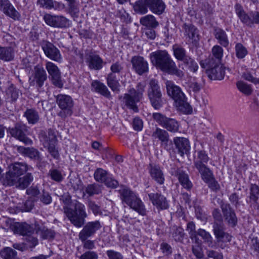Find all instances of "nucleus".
I'll use <instances>...</instances> for the list:
<instances>
[{"mask_svg":"<svg viewBox=\"0 0 259 259\" xmlns=\"http://www.w3.org/2000/svg\"><path fill=\"white\" fill-rule=\"evenodd\" d=\"M29 169V166L25 162H15L8 167L2 180V183L5 186H15L16 188L24 190L27 188L33 181V176L31 173L28 172L21 177Z\"/></svg>","mask_w":259,"mask_h":259,"instance_id":"1","label":"nucleus"},{"mask_svg":"<svg viewBox=\"0 0 259 259\" xmlns=\"http://www.w3.org/2000/svg\"><path fill=\"white\" fill-rule=\"evenodd\" d=\"M151 63L156 68L179 78L184 76V72L179 69L170 56L166 51H157L150 54Z\"/></svg>","mask_w":259,"mask_h":259,"instance_id":"2","label":"nucleus"},{"mask_svg":"<svg viewBox=\"0 0 259 259\" xmlns=\"http://www.w3.org/2000/svg\"><path fill=\"white\" fill-rule=\"evenodd\" d=\"M64 213L71 223L77 228L82 226L88 217L85 206L77 200H74L72 206L63 207Z\"/></svg>","mask_w":259,"mask_h":259,"instance_id":"3","label":"nucleus"},{"mask_svg":"<svg viewBox=\"0 0 259 259\" xmlns=\"http://www.w3.org/2000/svg\"><path fill=\"white\" fill-rule=\"evenodd\" d=\"M165 85L167 94L175 101L178 109L186 114L191 113L192 108L187 102L186 97L181 89L171 81H166Z\"/></svg>","mask_w":259,"mask_h":259,"instance_id":"4","label":"nucleus"},{"mask_svg":"<svg viewBox=\"0 0 259 259\" xmlns=\"http://www.w3.org/2000/svg\"><path fill=\"white\" fill-rule=\"evenodd\" d=\"M145 88V84L140 82L136 85V88H130L128 89V92L124 94L123 103L128 109L136 113L139 111L137 104L143 97Z\"/></svg>","mask_w":259,"mask_h":259,"instance_id":"5","label":"nucleus"},{"mask_svg":"<svg viewBox=\"0 0 259 259\" xmlns=\"http://www.w3.org/2000/svg\"><path fill=\"white\" fill-rule=\"evenodd\" d=\"M120 198L122 203L126 204L130 207L139 214L144 216L146 214V209L142 201L135 193L128 189H123L119 191Z\"/></svg>","mask_w":259,"mask_h":259,"instance_id":"6","label":"nucleus"},{"mask_svg":"<svg viewBox=\"0 0 259 259\" xmlns=\"http://www.w3.org/2000/svg\"><path fill=\"white\" fill-rule=\"evenodd\" d=\"M235 11L242 23L246 26L251 27L254 24H259V11H252L247 14L238 4L235 5Z\"/></svg>","mask_w":259,"mask_h":259,"instance_id":"7","label":"nucleus"},{"mask_svg":"<svg viewBox=\"0 0 259 259\" xmlns=\"http://www.w3.org/2000/svg\"><path fill=\"white\" fill-rule=\"evenodd\" d=\"M148 96L152 106L155 109H159L162 106V94L157 80L151 79L148 90Z\"/></svg>","mask_w":259,"mask_h":259,"instance_id":"8","label":"nucleus"},{"mask_svg":"<svg viewBox=\"0 0 259 259\" xmlns=\"http://www.w3.org/2000/svg\"><path fill=\"white\" fill-rule=\"evenodd\" d=\"M56 102L61 109L58 113V116L62 118H65L72 115L73 101L71 97L66 95H58L56 97Z\"/></svg>","mask_w":259,"mask_h":259,"instance_id":"9","label":"nucleus"},{"mask_svg":"<svg viewBox=\"0 0 259 259\" xmlns=\"http://www.w3.org/2000/svg\"><path fill=\"white\" fill-rule=\"evenodd\" d=\"M200 65L203 68H206L207 73L209 78L212 80H222L224 78L225 71L224 68L220 63H206L204 61H200Z\"/></svg>","mask_w":259,"mask_h":259,"instance_id":"10","label":"nucleus"},{"mask_svg":"<svg viewBox=\"0 0 259 259\" xmlns=\"http://www.w3.org/2000/svg\"><path fill=\"white\" fill-rule=\"evenodd\" d=\"M43 19L48 25L54 28H65L71 25L70 21L61 15L46 14Z\"/></svg>","mask_w":259,"mask_h":259,"instance_id":"11","label":"nucleus"},{"mask_svg":"<svg viewBox=\"0 0 259 259\" xmlns=\"http://www.w3.org/2000/svg\"><path fill=\"white\" fill-rule=\"evenodd\" d=\"M182 29L186 42L194 46H197L200 37L197 28L192 24L185 23L183 24Z\"/></svg>","mask_w":259,"mask_h":259,"instance_id":"12","label":"nucleus"},{"mask_svg":"<svg viewBox=\"0 0 259 259\" xmlns=\"http://www.w3.org/2000/svg\"><path fill=\"white\" fill-rule=\"evenodd\" d=\"M152 117L160 125L171 133L179 131V123L175 119L168 118L160 113H154Z\"/></svg>","mask_w":259,"mask_h":259,"instance_id":"13","label":"nucleus"},{"mask_svg":"<svg viewBox=\"0 0 259 259\" xmlns=\"http://www.w3.org/2000/svg\"><path fill=\"white\" fill-rule=\"evenodd\" d=\"M8 131L12 137L25 144L30 145L32 144V141L26 136L28 130L25 124L20 123H16L14 127L9 128Z\"/></svg>","mask_w":259,"mask_h":259,"instance_id":"14","label":"nucleus"},{"mask_svg":"<svg viewBox=\"0 0 259 259\" xmlns=\"http://www.w3.org/2000/svg\"><path fill=\"white\" fill-rule=\"evenodd\" d=\"M41 46L45 55L48 58L57 62H62V57L61 53L54 44L48 40H43Z\"/></svg>","mask_w":259,"mask_h":259,"instance_id":"15","label":"nucleus"},{"mask_svg":"<svg viewBox=\"0 0 259 259\" xmlns=\"http://www.w3.org/2000/svg\"><path fill=\"white\" fill-rule=\"evenodd\" d=\"M152 204L158 210L168 209L169 207V201L166 197L160 193H151L148 194Z\"/></svg>","mask_w":259,"mask_h":259,"instance_id":"16","label":"nucleus"},{"mask_svg":"<svg viewBox=\"0 0 259 259\" xmlns=\"http://www.w3.org/2000/svg\"><path fill=\"white\" fill-rule=\"evenodd\" d=\"M46 68L53 84L57 87L62 88L63 83L61 79V72L58 66L52 62L47 61L46 63Z\"/></svg>","mask_w":259,"mask_h":259,"instance_id":"17","label":"nucleus"},{"mask_svg":"<svg viewBox=\"0 0 259 259\" xmlns=\"http://www.w3.org/2000/svg\"><path fill=\"white\" fill-rule=\"evenodd\" d=\"M102 227L99 221L87 223L79 232L78 237L80 240H84L93 236L96 231Z\"/></svg>","mask_w":259,"mask_h":259,"instance_id":"18","label":"nucleus"},{"mask_svg":"<svg viewBox=\"0 0 259 259\" xmlns=\"http://www.w3.org/2000/svg\"><path fill=\"white\" fill-rule=\"evenodd\" d=\"M0 10L15 21L20 20L21 19V14L9 0H0Z\"/></svg>","mask_w":259,"mask_h":259,"instance_id":"19","label":"nucleus"},{"mask_svg":"<svg viewBox=\"0 0 259 259\" xmlns=\"http://www.w3.org/2000/svg\"><path fill=\"white\" fill-rule=\"evenodd\" d=\"M213 232L218 242H228L231 240L232 236L225 232L224 223H213Z\"/></svg>","mask_w":259,"mask_h":259,"instance_id":"20","label":"nucleus"},{"mask_svg":"<svg viewBox=\"0 0 259 259\" xmlns=\"http://www.w3.org/2000/svg\"><path fill=\"white\" fill-rule=\"evenodd\" d=\"M133 68L139 75H141L148 71V63L147 61L141 56H135L131 59Z\"/></svg>","mask_w":259,"mask_h":259,"instance_id":"21","label":"nucleus"},{"mask_svg":"<svg viewBox=\"0 0 259 259\" xmlns=\"http://www.w3.org/2000/svg\"><path fill=\"white\" fill-rule=\"evenodd\" d=\"M47 79V73L42 67L36 66L34 67V79L29 78L31 85H35L40 88L44 84V82Z\"/></svg>","mask_w":259,"mask_h":259,"instance_id":"22","label":"nucleus"},{"mask_svg":"<svg viewBox=\"0 0 259 259\" xmlns=\"http://www.w3.org/2000/svg\"><path fill=\"white\" fill-rule=\"evenodd\" d=\"M225 220L232 227L236 225L237 218L234 210L228 203H223L221 206Z\"/></svg>","mask_w":259,"mask_h":259,"instance_id":"23","label":"nucleus"},{"mask_svg":"<svg viewBox=\"0 0 259 259\" xmlns=\"http://www.w3.org/2000/svg\"><path fill=\"white\" fill-rule=\"evenodd\" d=\"M148 169L152 180L159 185H162L164 183V176L159 165L150 163Z\"/></svg>","mask_w":259,"mask_h":259,"instance_id":"24","label":"nucleus"},{"mask_svg":"<svg viewBox=\"0 0 259 259\" xmlns=\"http://www.w3.org/2000/svg\"><path fill=\"white\" fill-rule=\"evenodd\" d=\"M173 141L176 148L181 156H183L185 154L189 152L190 145L188 139L183 137H175Z\"/></svg>","mask_w":259,"mask_h":259,"instance_id":"25","label":"nucleus"},{"mask_svg":"<svg viewBox=\"0 0 259 259\" xmlns=\"http://www.w3.org/2000/svg\"><path fill=\"white\" fill-rule=\"evenodd\" d=\"M40 142L44 146L57 143V137L54 131L51 129L41 131L39 134Z\"/></svg>","mask_w":259,"mask_h":259,"instance_id":"26","label":"nucleus"},{"mask_svg":"<svg viewBox=\"0 0 259 259\" xmlns=\"http://www.w3.org/2000/svg\"><path fill=\"white\" fill-rule=\"evenodd\" d=\"M87 63L90 69L98 70L102 68L103 60L98 55L90 53L87 56Z\"/></svg>","mask_w":259,"mask_h":259,"instance_id":"27","label":"nucleus"},{"mask_svg":"<svg viewBox=\"0 0 259 259\" xmlns=\"http://www.w3.org/2000/svg\"><path fill=\"white\" fill-rule=\"evenodd\" d=\"M91 90L97 93L104 97L110 99L111 94L107 87L102 82L98 80H93L91 83Z\"/></svg>","mask_w":259,"mask_h":259,"instance_id":"28","label":"nucleus"},{"mask_svg":"<svg viewBox=\"0 0 259 259\" xmlns=\"http://www.w3.org/2000/svg\"><path fill=\"white\" fill-rule=\"evenodd\" d=\"M212 56H209L207 59L201 61L205 62V64H210L211 62L212 63H220L223 55V49L222 48L218 45L214 46L212 49Z\"/></svg>","mask_w":259,"mask_h":259,"instance_id":"29","label":"nucleus"},{"mask_svg":"<svg viewBox=\"0 0 259 259\" xmlns=\"http://www.w3.org/2000/svg\"><path fill=\"white\" fill-rule=\"evenodd\" d=\"M149 6L152 12L157 14H162L165 8V5L162 0H142Z\"/></svg>","mask_w":259,"mask_h":259,"instance_id":"30","label":"nucleus"},{"mask_svg":"<svg viewBox=\"0 0 259 259\" xmlns=\"http://www.w3.org/2000/svg\"><path fill=\"white\" fill-rule=\"evenodd\" d=\"M12 229L14 233L20 234L25 237L30 234V233H33V230H34L32 226L25 223H15L13 225Z\"/></svg>","mask_w":259,"mask_h":259,"instance_id":"31","label":"nucleus"},{"mask_svg":"<svg viewBox=\"0 0 259 259\" xmlns=\"http://www.w3.org/2000/svg\"><path fill=\"white\" fill-rule=\"evenodd\" d=\"M179 66H182L183 70H186L191 72H196L199 66L194 58L188 56L182 62V64L179 65Z\"/></svg>","mask_w":259,"mask_h":259,"instance_id":"32","label":"nucleus"},{"mask_svg":"<svg viewBox=\"0 0 259 259\" xmlns=\"http://www.w3.org/2000/svg\"><path fill=\"white\" fill-rule=\"evenodd\" d=\"M249 191V196L246 198V202L251 207L254 206L259 197V186L256 184H251Z\"/></svg>","mask_w":259,"mask_h":259,"instance_id":"33","label":"nucleus"},{"mask_svg":"<svg viewBox=\"0 0 259 259\" xmlns=\"http://www.w3.org/2000/svg\"><path fill=\"white\" fill-rule=\"evenodd\" d=\"M175 175L178 178L183 188L187 190H190L192 188L193 185L189 180L188 174L181 169H178L175 172Z\"/></svg>","mask_w":259,"mask_h":259,"instance_id":"34","label":"nucleus"},{"mask_svg":"<svg viewBox=\"0 0 259 259\" xmlns=\"http://www.w3.org/2000/svg\"><path fill=\"white\" fill-rule=\"evenodd\" d=\"M151 137L153 140H158L162 144H167L169 140L168 133L164 130L156 127L152 132Z\"/></svg>","mask_w":259,"mask_h":259,"instance_id":"35","label":"nucleus"},{"mask_svg":"<svg viewBox=\"0 0 259 259\" xmlns=\"http://www.w3.org/2000/svg\"><path fill=\"white\" fill-rule=\"evenodd\" d=\"M14 58V51L11 47H1L0 46V60L9 62Z\"/></svg>","mask_w":259,"mask_h":259,"instance_id":"36","label":"nucleus"},{"mask_svg":"<svg viewBox=\"0 0 259 259\" xmlns=\"http://www.w3.org/2000/svg\"><path fill=\"white\" fill-rule=\"evenodd\" d=\"M209 158L206 152L204 150H200L197 152V155L194 159V164L195 167L206 165Z\"/></svg>","mask_w":259,"mask_h":259,"instance_id":"37","label":"nucleus"},{"mask_svg":"<svg viewBox=\"0 0 259 259\" xmlns=\"http://www.w3.org/2000/svg\"><path fill=\"white\" fill-rule=\"evenodd\" d=\"M25 116L29 124H35L39 120V115L38 112L33 108L27 109L24 113Z\"/></svg>","mask_w":259,"mask_h":259,"instance_id":"38","label":"nucleus"},{"mask_svg":"<svg viewBox=\"0 0 259 259\" xmlns=\"http://www.w3.org/2000/svg\"><path fill=\"white\" fill-rule=\"evenodd\" d=\"M215 38L218 42L224 47L228 46L229 42L226 32L222 29H216L214 31Z\"/></svg>","mask_w":259,"mask_h":259,"instance_id":"39","label":"nucleus"},{"mask_svg":"<svg viewBox=\"0 0 259 259\" xmlns=\"http://www.w3.org/2000/svg\"><path fill=\"white\" fill-rule=\"evenodd\" d=\"M107 83L112 91L115 92H119L120 84L115 74L113 73L108 74L107 77Z\"/></svg>","mask_w":259,"mask_h":259,"instance_id":"40","label":"nucleus"},{"mask_svg":"<svg viewBox=\"0 0 259 259\" xmlns=\"http://www.w3.org/2000/svg\"><path fill=\"white\" fill-rule=\"evenodd\" d=\"M140 22L142 25L149 28H154L158 25V22L155 18L151 15H148L142 17Z\"/></svg>","mask_w":259,"mask_h":259,"instance_id":"41","label":"nucleus"},{"mask_svg":"<svg viewBox=\"0 0 259 259\" xmlns=\"http://www.w3.org/2000/svg\"><path fill=\"white\" fill-rule=\"evenodd\" d=\"M198 235L202 238L204 242L206 244L208 247L212 248L214 246L213 238L208 232L202 229H199L197 230V236Z\"/></svg>","mask_w":259,"mask_h":259,"instance_id":"42","label":"nucleus"},{"mask_svg":"<svg viewBox=\"0 0 259 259\" xmlns=\"http://www.w3.org/2000/svg\"><path fill=\"white\" fill-rule=\"evenodd\" d=\"M196 168L201 175V179L204 182L209 180V178L213 176V172L206 165L196 167Z\"/></svg>","mask_w":259,"mask_h":259,"instance_id":"43","label":"nucleus"},{"mask_svg":"<svg viewBox=\"0 0 259 259\" xmlns=\"http://www.w3.org/2000/svg\"><path fill=\"white\" fill-rule=\"evenodd\" d=\"M8 98L11 99V102H15L19 96L20 91L13 84H11L6 91Z\"/></svg>","mask_w":259,"mask_h":259,"instance_id":"44","label":"nucleus"},{"mask_svg":"<svg viewBox=\"0 0 259 259\" xmlns=\"http://www.w3.org/2000/svg\"><path fill=\"white\" fill-rule=\"evenodd\" d=\"M174 55L176 58L182 62L188 56L186 55V51L184 48L177 45H175L172 47Z\"/></svg>","mask_w":259,"mask_h":259,"instance_id":"45","label":"nucleus"},{"mask_svg":"<svg viewBox=\"0 0 259 259\" xmlns=\"http://www.w3.org/2000/svg\"><path fill=\"white\" fill-rule=\"evenodd\" d=\"M37 232L43 239L53 240L56 235V233L54 230L49 229L46 227L39 229Z\"/></svg>","mask_w":259,"mask_h":259,"instance_id":"46","label":"nucleus"},{"mask_svg":"<svg viewBox=\"0 0 259 259\" xmlns=\"http://www.w3.org/2000/svg\"><path fill=\"white\" fill-rule=\"evenodd\" d=\"M1 256L4 259H17V252L10 247L5 248L1 252Z\"/></svg>","mask_w":259,"mask_h":259,"instance_id":"47","label":"nucleus"},{"mask_svg":"<svg viewBox=\"0 0 259 259\" xmlns=\"http://www.w3.org/2000/svg\"><path fill=\"white\" fill-rule=\"evenodd\" d=\"M38 233L37 231L35 232L34 230H33V233H30L25 237V240L28 245L30 248H33L38 243V241L37 238V234Z\"/></svg>","mask_w":259,"mask_h":259,"instance_id":"48","label":"nucleus"},{"mask_svg":"<svg viewBox=\"0 0 259 259\" xmlns=\"http://www.w3.org/2000/svg\"><path fill=\"white\" fill-rule=\"evenodd\" d=\"M108 176V172L105 170L101 168H97L94 173V178L96 181L104 183Z\"/></svg>","mask_w":259,"mask_h":259,"instance_id":"49","label":"nucleus"},{"mask_svg":"<svg viewBox=\"0 0 259 259\" xmlns=\"http://www.w3.org/2000/svg\"><path fill=\"white\" fill-rule=\"evenodd\" d=\"M236 56L238 59L244 58L248 54L245 47L241 43H237L235 47Z\"/></svg>","mask_w":259,"mask_h":259,"instance_id":"50","label":"nucleus"},{"mask_svg":"<svg viewBox=\"0 0 259 259\" xmlns=\"http://www.w3.org/2000/svg\"><path fill=\"white\" fill-rule=\"evenodd\" d=\"M85 192L90 196L98 195L101 193V187L96 184H90L87 187Z\"/></svg>","mask_w":259,"mask_h":259,"instance_id":"51","label":"nucleus"},{"mask_svg":"<svg viewBox=\"0 0 259 259\" xmlns=\"http://www.w3.org/2000/svg\"><path fill=\"white\" fill-rule=\"evenodd\" d=\"M237 87L238 89L242 93L249 95L252 92V90L251 86L247 83L242 81H239L237 82Z\"/></svg>","mask_w":259,"mask_h":259,"instance_id":"52","label":"nucleus"},{"mask_svg":"<svg viewBox=\"0 0 259 259\" xmlns=\"http://www.w3.org/2000/svg\"><path fill=\"white\" fill-rule=\"evenodd\" d=\"M57 143H53L47 146H44L47 148L51 156L54 159H58L60 157V154L58 148L56 147Z\"/></svg>","mask_w":259,"mask_h":259,"instance_id":"53","label":"nucleus"},{"mask_svg":"<svg viewBox=\"0 0 259 259\" xmlns=\"http://www.w3.org/2000/svg\"><path fill=\"white\" fill-rule=\"evenodd\" d=\"M26 156L38 162L42 160L40 152L36 149L32 147H29Z\"/></svg>","mask_w":259,"mask_h":259,"instance_id":"54","label":"nucleus"},{"mask_svg":"<svg viewBox=\"0 0 259 259\" xmlns=\"http://www.w3.org/2000/svg\"><path fill=\"white\" fill-rule=\"evenodd\" d=\"M186 230L188 232L191 239L195 240L198 239V237H197V231H196L195 225L193 222L187 223Z\"/></svg>","mask_w":259,"mask_h":259,"instance_id":"55","label":"nucleus"},{"mask_svg":"<svg viewBox=\"0 0 259 259\" xmlns=\"http://www.w3.org/2000/svg\"><path fill=\"white\" fill-rule=\"evenodd\" d=\"M147 5L142 0L137 2L134 6V9L138 13L143 14L147 12Z\"/></svg>","mask_w":259,"mask_h":259,"instance_id":"56","label":"nucleus"},{"mask_svg":"<svg viewBox=\"0 0 259 259\" xmlns=\"http://www.w3.org/2000/svg\"><path fill=\"white\" fill-rule=\"evenodd\" d=\"M184 231L181 227H176L172 234V236L176 241H182L184 237Z\"/></svg>","mask_w":259,"mask_h":259,"instance_id":"57","label":"nucleus"},{"mask_svg":"<svg viewBox=\"0 0 259 259\" xmlns=\"http://www.w3.org/2000/svg\"><path fill=\"white\" fill-rule=\"evenodd\" d=\"M209 180L204 182L208 184V187L213 191L217 192L220 189V186L216 181L214 175L209 178Z\"/></svg>","mask_w":259,"mask_h":259,"instance_id":"58","label":"nucleus"},{"mask_svg":"<svg viewBox=\"0 0 259 259\" xmlns=\"http://www.w3.org/2000/svg\"><path fill=\"white\" fill-rule=\"evenodd\" d=\"M60 200L63 203L64 205L63 207L66 206H72V203L74 200L71 199V196L68 193H64L60 196Z\"/></svg>","mask_w":259,"mask_h":259,"instance_id":"59","label":"nucleus"},{"mask_svg":"<svg viewBox=\"0 0 259 259\" xmlns=\"http://www.w3.org/2000/svg\"><path fill=\"white\" fill-rule=\"evenodd\" d=\"M192 253L197 258L200 259L204 257L203 250L201 246L199 245H193L192 248Z\"/></svg>","mask_w":259,"mask_h":259,"instance_id":"60","label":"nucleus"},{"mask_svg":"<svg viewBox=\"0 0 259 259\" xmlns=\"http://www.w3.org/2000/svg\"><path fill=\"white\" fill-rule=\"evenodd\" d=\"M49 175L51 179L56 182H61L63 178L60 171L56 169H50Z\"/></svg>","mask_w":259,"mask_h":259,"instance_id":"61","label":"nucleus"},{"mask_svg":"<svg viewBox=\"0 0 259 259\" xmlns=\"http://www.w3.org/2000/svg\"><path fill=\"white\" fill-rule=\"evenodd\" d=\"M123 69V67L121 63L117 61L114 63H113L111 67L110 70L111 71V73H113V74L120 73Z\"/></svg>","mask_w":259,"mask_h":259,"instance_id":"62","label":"nucleus"},{"mask_svg":"<svg viewBox=\"0 0 259 259\" xmlns=\"http://www.w3.org/2000/svg\"><path fill=\"white\" fill-rule=\"evenodd\" d=\"M106 254L108 259H123V256L120 252L114 250H108Z\"/></svg>","mask_w":259,"mask_h":259,"instance_id":"63","label":"nucleus"},{"mask_svg":"<svg viewBox=\"0 0 259 259\" xmlns=\"http://www.w3.org/2000/svg\"><path fill=\"white\" fill-rule=\"evenodd\" d=\"M79 259H98V255L95 251H87L81 255Z\"/></svg>","mask_w":259,"mask_h":259,"instance_id":"64","label":"nucleus"}]
</instances>
